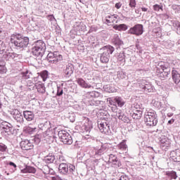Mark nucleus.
Returning a JSON list of instances; mask_svg holds the SVG:
<instances>
[{"instance_id": "obj_1", "label": "nucleus", "mask_w": 180, "mask_h": 180, "mask_svg": "<svg viewBox=\"0 0 180 180\" xmlns=\"http://www.w3.org/2000/svg\"><path fill=\"white\" fill-rule=\"evenodd\" d=\"M29 41V37H25L23 34L18 32L11 34L10 38V43L12 44L13 47L16 50H20V51H23V50L27 49Z\"/></svg>"}, {"instance_id": "obj_2", "label": "nucleus", "mask_w": 180, "mask_h": 180, "mask_svg": "<svg viewBox=\"0 0 180 180\" xmlns=\"http://www.w3.org/2000/svg\"><path fill=\"white\" fill-rule=\"evenodd\" d=\"M156 75L160 79L164 80L171 77V66L169 63L160 61L156 63Z\"/></svg>"}, {"instance_id": "obj_3", "label": "nucleus", "mask_w": 180, "mask_h": 180, "mask_svg": "<svg viewBox=\"0 0 180 180\" xmlns=\"http://www.w3.org/2000/svg\"><path fill=\"white\" fill-rule=\"evenodd\" d=\"M84 101L90 106H101L103 103V101H94L96 98H101L102 94L99 91H92L86 93L84 96Z\"/></svg>"}, {"instance_id": "obj_4", "label": "nucleus", "mask_w": 180, "mask_h": 180, "mask_svg": "<svg viewBox=\"0 0 180 180\" xmlns=\"http://www.w3.org/2000/svg\"><path fill=\"white\" fill-rule=\"evenodd\" d=\"M46 43L43 40H37L32 44V54L40 60L46 53Z\"/></svg>"}, {"instance_id": "obj_5", "label": "nucleus", "mask_w": 180, "mask_h": 180, "mask_svg": "<svg viewBox=\"0 0 180 180\" xmlns=\"http://www.w3.org/2000/svg\"><path fill=\"white\" fill-rule=\"evenodd\" d=\"M58 172L62 175H67V174H71L75 176L78 175V172L75 168V165L70 163H60L58 166Z\"/></svg>"}, {"instance_id": "obj_6", "label": "nucleus", "mask_w": 180, "mask_h": 180, "mask_svg": "<svg viewBox=\"0 0 180 180\" xmlns=\"http://www.w3.org/2000/svg\"><path fill=\"white\" fill-rule=\"evenodd\" d=\"M144 122L146 126L150 127L157 126L158 123V116L154 110H149L145 113Z\"/></svg>"}, {"instance_id": "obj_7", "label": "nucleus", "mask_w": 180, "mask_h": 180, "mask_svg": "<svg viewBox=\"0 0 180 180\" xmlns=\"http://www.w3.org/2000/svg\"><path fill=\"white\" fill-rule=\"evenodd\" d=\"M102 53L100 55V61L102 64H108L109 63V58H110V54H113L115 51V47L107 45L101 49Z\"/></svg>"}, {"instance_id": "obj_8", "label": "nucleus", "mask_w": 180, "mask_h": 180, "mask_svg": "<svg viewBox=\"0 0 180 180\" xmlns=\"http://www.w3.org/2000/svg\"><path fill=\"white\" fill-rule=\"evenodd\" d=\"M132 112L130 113V116L135 120H140L143 116V112H144V107L143 104L135 103L131 105Z\"/></svg>"}, {"instance_id": "obj_9", "label": "nucleus", "mask_w": 180, "mask_h": 180, "mask_svg": "<svg viewBox=\"0 0 180 180\" xmlns=\"http://www.w3.org/2000/svg\"><path fill=\"white\" fill-rule=\"evenodd\" d=\"M138 86L141 92H145V94H150L155 91L154 86L147 79H141L139 81Z\"/></svg>"}, {"instance_id": "obj_10", "label": "nucleus", "mask_w": 180, "mask_h": 180, "mask_svg": "<svg viewBox=\"0 0 180 180\" xmlns=\"http://www.w3.org/2000/svg\"><path fill=\"white\" fill-rule=\"evenodd\" d=\"M117 106L119 108H123V106H124V101L123 98L119 96L110 98L109 101V108L111 109V110L116 111Z\"/></svg>"}, {"instance_id": "obj_11", "label": "nucleus", "mask_w": 180, "mask_h": 180, "mask_svg": "<svg viewBox=\"0 0 180 180\" xmlns=\"http://www.w3.org/2000/svg\"><path fill=\"white\" fill-rule=\"evenodd\" d=\"M58 136L63 144L71 146L72 143V136L70 135L65 130H60L58 132Z\"/></svg>"}, {"instance_id": "obj_12", "label": "nucleus", "mask_w": 180, "mask_h": 180, "mask_svg": "<svg viewBox=\"0 0 180 180\" xmlns=\"http://www.w3.org/2000/svg\"><path fill=\"white\" fill-rule=\"evenodd\" d=\"M11 115L15 122L17 123V127H22L23 123H25L23 114L18 110L15 109L11 112Z\"/></svg>"}, {"instance_id": "obj_13", "label": "nucleus", "mask_w": 180, "mask_h": 180, "mask_svg": "<svg viewBox=\"0 0 180 180\" xmlns=\"http://www.w3.org/2000/svg\"><path fill=\"white\" fill-rule=\"evenodd\" d=\"M144 33V26L142 24H136L128 30V34L141 36Z\"/></svg>"}, {"instance_id": "obj_14", "label": "nucleus", "mask_w": 180, "mask_h": 180, "mask_svg": "<svg viewBox=\"0 0 180 180\" xmlns=\"http://www.w3.org/2000/svg\"><path fill=\"white\" fill-rule=\"evenodd\" d=\"M98 126L100 131L101 133H103L104 134H106L107 136H111L112 135V130H110V124L108 121L106 122H98Z\"/></svg>"}, {"instance_id": "obj_15", "label": "nucleus", "mask_w": 180, "mask_h": 180, "mask_svg": "<svg viewBox=\"0 0 180 180\" xmlns=\"http://www.w3.org/2000/svg\"><path fill=\"white\" fill-rule=\"evenodd\" d=\"M47 59L49 63L57 64V63H60L63 60V56L60 55L58 51L50 52L47 55Z\"/></svg>"}, {"instance_id": "obj_16", "label": "nucleus", "mask_w": 180, "mask_h": 180, "mask_svg": "<svg viewBox=\"0 0 180 180\" xmlns=\"http://www.w3.org/2000/svg\"><path fill=\"white\" fill-rule=\"evenodd\" d=\"M0 129L2 130V131H4V133H6L8 136H11V134H13V126H12V124L3 121L0 124Z\"/></svg>"}, {"instance_id": "obj_17", "label": "nucleus", "mask_w": 180, "mask_h": 180, "mask_svg": "<svg viewBox=\"0 0 180 180\" xmlns=\"http://www.w3.org/2000/svg\"><path fill=\"white\" fill-rule=\"evenodd\" d=\"M76 82L77 85L80 86V88H83L84 89H94V88H95V86H94V84H91V83L86 82L82 77L76 78Z\"/></svg>"}, {"instance_id": "obj_18", "label": "nucleus", "mask_w": 180, "mask_h": 180, "mask_svg": "<svg viewBox=\"0 0 180 180\" xmlns=\"http://www.w3.org/2000/svg\"><path fill=\"white\" fill-rule=\"evenodd\" d=\"M108 147L106 145L102 144L100 148H94L91 151V154L93 157H101V155H103L105 153H106Z\"/></svg>"}, {"instance_id": "obj_19", "label": "nucleus", "mask_w": 180, "mask_h": 180, "mask_svg": "<svg viewBox=\"0 0 180 180\" xmlns=\"http://www.w3.org/2000/svg\"><path fill=\"white\" fill-rule=\"evenodd\" d=\"M111 41L113 46L116 47L117 50H119V49L123 48V46H124V43L123 42V40H122V39L117 34H115L112 37Z\"/></svg>"}, {"instance_id": "obj_20", "label": "nucleus", "mask_w": 180, "mask_h": 180, "mask_svg": "<svg viewBox=\"0 0 180 180\" xmlns=\"http://www.w3.org/2000/svg\"><path fill=\"white\" fill-rule=\"evenodd\" d=\"M160 143L162 150L165 151H167L171 147V141L165 136L160 137Z\"/></svg>"}, {"instance_id": "obj_21", "label": "nucleus", "mask_w": 180, "mask_h": 180, "mask_svg": "<svg viewBox=\"0 0 180 180\" xmlns=\"http://www.w3.org/2000/svg\"><path fill=\"white\" fill-rule=\"evenodd\" d=\"M75 68H74V65L72 63H68L66 65L65 70H63V74L65 75V78H70L72 74H74Z\"/></svg>"}, {"instance_id": "obj_22", "label": "nucleus", "mask_w": 180, "mask_h": 180, "mask_svg": "<svg viewBox=\"0 0 180 180\" xmlns=\"http://www.w3.org/2000/svg\"><path fill=\"white\" fill-rule=\"evenodd\" d=\"M4 58L6 60V61H11V60H13L14 61H17L18 58L20 57V55L15 53V52H8L3 55Z\"/></svg>"}, {"instance_id": "obj_23", "label": "nucleus", "mask_w": 180, "mask_h": 180, "mask_svg": "<svg viewBox=\"0 0 180 180\" xmlns=\"http://www.w3.org/2000/svg\"><path fill=\"white\" fill-rule=\"evenodd\" d=\"M20 146L22 150L27 151L33 148V143L30 141L25 139L20 143Z\"/></svg>"}, {"instance_id": "obj_24", "label": "nucleus", "mask_w": 180, "mask_h": 180, "mask_svg": "<svg viewBox=\"0 0 180 180\" xmlns=\"http://www.w3.org/2000/svg\"><path fill=\"white\" fill-rule=\"evenodd\" d=\"M43 161H44L46 164H58V162L56 160L54 153H49L48 155L45 156Z\"/></svg>"}, {"instance_id": "obj_25", "label": "nucleus", "mask_w": 180, "mask_h": 180, "mask_svg": "<svg viewBox=\"0 0 180 180\" xmlns=\"http://www.w3.org/2000/svg\"><path fill=\"white\" fill-rule=\"evenodd\" d=\"M170 158L174 162H180V148L170 152Z\"/></svg>"}, {"instance_id": "obj_26", "label": "nucleus", "mask_w": 180, "mask_h": 180, "mask_svg": "<svg viewBox=\"0 0 180 180\" xmlns=\"http://www.w3.org/2000/svg\"><path fill=\"white\" fill-rule=\"evenodd\" d=\"M22 115L24 116V119L27 120V122H32L34 120V112L30 110H24L22 112Z\"/></svg>"}, {"instance_id": "obj_27", "label": "nucleus", "mask_w": 180, "mask_h": 180, "mask_svg": "<svg viewBox=\"0 0 180 180\" xmlns=\"http://www.w3.org/2000/svg\"><path fill=\"white\" fill-rule=\"evenodd\" d=\"M34 88L37 90V92L39 94H41V95H44V94H46V86L44 84L41 82H37L34 84Z\"/></svg>"}, {"instance_id": "obj_28", "label": "nucleus", "mask_w": 180, "mask_h": 180, "mask_svg": "<svg viewBox=\"0 0 180 180\" xmlns=\"http://www.w3.org/2000/svg\"><path fill=\"white\" fill-rule=\"evenodd\" d=\"M172 78L176 85L180 82V73L178 70L173 69L172 71Z\"/></svg>"}, {"instance_id": "obj_29", "label": "nucleus", "mask_w": 180, "mask_h": 180, "mask_svg": "<svg viewBox=\"0 0 180 180\" xmlns=\"http://www.w3.org/2000/svg\"><path fill=\"white\" fill-rule=\"evenodd\" d=\"M20 172L21 174H36V168L25 165V168L20 170Z\"/></svg>"}, {"instance_id": "obj_30", "label": "nucleus", "mask_w": 180, "mask_h": 180, "mask_svg": "<svg viewBox=\"0 0 180 180\" xmlns=\"http://www.w3.org/2000/svg\"><path fill=\"white\" fill-rule=\"evenodd\" d=\"M170 25L172 26V29L175 30L177 34H180V22L178 20H172L170 21Z\"/></svg>"}, {"instance_id": "obj_31", "label": "nucleus", "mask_w": 180, "mask_h": 180, "mask_svg": "<svg viewBox=\"0 0 180 180\" xmlns=\"http://www.w3.org/2000/svg\"><path fill=\"white\" fill-rule=\"evenodd\" d=\"M103 89L105 92H108V94H113L116 92V89L115 88V86L110 84L104 85Z\"/></svg>"}, {"instance_id": "obj_32", "label": "nucleus", "mask_w": 180, "mask_h": 180, "mask_svg": "<svg viewBox=\"0 0 180 180\" xmlns=\"http://www.w3.org/2000/svg\"><path fill=\"white\" fill-rule=\"evenodd\" d=\"M84 131H86V133H90L91 130H92V122L88 121L87 122L84 123L83 125Z\"/></svg>"}, {"instance_id": "obj_33", "label": "nucleus", "mask_w": 180, "mask_h": 180, "mask_svg": "<svg viewBox=\"0 0 180 180\" xmlns=\"http://www.w3.org/2000/svg\"><path fill=\"white\" fill-rule=\"evenodd\" d=\"M117 61L120 62L121 64H124V63H126V55L124 51H121L117 55Z\"/></svg>"}, {"instance_id": "obj_34", "label": "nucleus", "mask_w": 180, "mask_h": 180, "mask_svg": "<svg viewBox=\"0 0 180 180\" xmlns=\"http://www.w3.org/2000/svg\"><path fill=\"white\" fill-rule=\"evenodd\" d=\"M166 175L171 180L176 179V178H178V174H176V172L174 170L166 172Z\"/></svg>"}, {"instance_id": "obj_35", "label": "nucleus", "mask_w": 180, "mask_h": 180, "mask_svg": "<svg viewBox=\"0 0 180 180\" xmlns=\"http://www.w3.org/2000/svg\"><path fill=\"white\" fill-rule=\"evenodd\" d=\"M23 131L25 134H33L36 131V127L32 128L30 126H27L23 128Z\"/></svg>"}, {"instance_id": "obj_36", "label": "nucleus", "mask_w": 180, "mask_h": 180, "mask_svg": "<svg viewBox=\"0 0 180 180\" xmlns=\"http://www.w3.org/2000/svg\"><path fill=\"white\" fill-rule=\"evenodd\" d=\"M38 74H39V76L40 77V78L42 79L44 82H46V81H47V78H49V71L43 70Z\"/></svg>"}, {"instance_id": "obj_37", "label": "nucleus", "mask_w": 180, "mask_h": 180, "mask_svg": "<svg viewBox=\"0 0 180 180\" xmlns=\"http://www.w3.org/2000/svg\"><path fill=\"white\" fill-rule=\"evenodd\" d=\"M4 53H6V44L0 39V54H4Z\"/></svg>"}, {"instance_id": "obj_38", "label": "nucleus", "mask_w": 180, "mask_h": 180, "mask_svg": "<svg viewBox=\"0 0 180 180\" xmlns=\"http://www.w3.org/2000/svg\"><path fill=\"white\" fill-rule=\"evenodd\" d=\"M114 29L115 30H119L120 32H122V30H126L127 29V26L126 25V24L115 25L114 26Z\"/></svg>"}, {"instance_id": "obj_39", "label": "nucleus", "mask_w": 180, "mask_h": 180, "mask_svg": "<svg viewBox=\"0 0 180 180\" xmlns=\"http://www.w3.org/2000/svg\"><path fill=\"white\" fill-rule=\"evenodd\" d=\"M112 19H117V15H107L105 17L106 23H108V25H110V23H113L114 20Z\"/></svg>"}, {"instance_id": "obj_40", "label": "nucleus", "mask_w": 180, "mask_h": 180, "mask_svg": "<svg viewBox=\"0 0 180 180\" xmlns=\"http://www.w3.org/2000/svg\"><path fill=\"white\" fill-rule=\"evenodd\" d=\"M112 112H113L114 113H116V116L117 117H118V119L120 120L124 115V112L123 111H122V110H119V108H116V110H112Z\"/></svg>"}, {"instance_id": "obj_41", "label": "nucleus", "mask_w": 180, "mask_h": 180, "mask_svg": "<svg viewBox=\"0 0 180 180\" xmlns=\"http://www.w3.org/2000/svg\"><path fill=\"white\" fill-rule=\"evenodd\" d=\"M20 75L24 79H29L32 75V72H29V70H26L25 72H22Z\"/></svg>"}, {"instance_id": "obj_42", "label": "nucleus", "mask_w": 180, "mask_h": 180, "mask_svg": "<svg viewBox=\"0 0 180 180\" xmlns=\"http://www.w3.org/2000/svg\"><path fill=\"white\" fill-rule=\"evenodd\" d=\"M26 85L30 89H32V91L34 89V82H33V80H27L26 81Z\"/></svg>"}, {"instance_id": "obj_43", "label": "nucleus", "mask_w": 180, "mask_h": 180, "mask_svg": "<svg viewBox=\"0 0 180 180\" xmlns=\"http://www.w3.org/2000/svg\"><path fill=\"white\" fill-rule=\"evenodd\" d=\"M118 148L122 150V151H126L127 148V145H126V141H122L119 145Z\"/></svg>"}, {"instance_id": "obj_44", "label": "nucleus", "mask_w": 180, "mask_h": 180, "mask_svg": "<svg viewBox=\"0 0 180 180\" xmlns=\"http://www.w3.org/2000/svg\"><path fill=\"white\" fill-rule=\"evenodd\" d=\"M117 77L120 78L121 79H124V78H126L127 77L126 72L122 70H119L117 72Z\"/></svg>"}, {"instance_id": "obj_45", "label": "nucleus", "mask_w": 180, "mask_h": 180, "mask_svg": "<svg viewBox=\"0 0 180 180\" xmlns=\"http://www.w3.org/2000/svg\"><path fill=\"white\" fill-rule=\"evenodd\" d=\"M0 151L1 153H6L8 151V146L4 143H0Z\"/></svg>"}, {"instance_id": "obj_46", "label": "nucleus", "mask_w": 180, "mask_h": 180, "mask_svg": "<svg viewBox=\"0 0 180 180\" xmlns=\"http://www.w3.org/2000/svg\"><path fill=\"white\" fill-rule=\"evenodd\" d=\"M51 124V123L50 122V121H46L43 124V127L42 129L43 130H49V129H50V127H51V126L50 125Z\"/></svg>"}, {"instance_id": "obj_47", "label": "nucleus", "mask_w": 180, "mask_h": 180, "mask_svg": "<svg viewBox=\"0 0 180 180\" xmlns=\"http://www.w3.org/2000/svg\"><path fill=\"white\" fill-rule=\"evenodd\" d=\"M64 94V91L63 90V87L58 86H57V93L56 96H61Z\"/></svg>"}, {"instance_id": "obj_48", "label": "nucleus", "mask_w": 180, "mask_h": 180, "mask_svg": "<svg viewBox=\"0 0 180 180\" xmlns=\"http://www.w3.org/2000/svg\"><path fill=\"white\" fill-rule=\"evenodd\" d=\"M136 6L137 3L136 2V0H129V8H131V9H134V8H136Z\"/></svg>"}, {"instance_id": "obj_49", "label": "nucleus", "mask_w": 180, "mask_h": 180, "mask_svg": "<svg viewBox=\"0 0 180 180\" xmlns=\"http://www.w3.org/2000/svg\"><path fill=\"white\" fill-rule=\"evenodd\" d=\"M8 165H10V167H13L12 172H15V171H16V169L18 168V165H16V164H15V162H8Z\"/></svg>"}, {"instance_id": "obj_50", "label": "nucleus", "mask_w": 180, "mask_h": 180, "mask_svg": "<svg viewBox=\"0 0 180 180\" xmlns=\"http://www.w3.org/2000/svg\"><path fill=\"white\" fill-rule=\"evenodd\" d=\"M109 160H110V162H112V164H113L117 160V157H116V155H115L113 154H110L109 155Z\"/></svg>"}, {"instance_id": "obj_51", "label": "nucleus", "mask_w": 180, "mask_h": 180, "mask_svg": "<svg viewBox=\"0 0 180 180\" xmlns=\"http://www.w3.org/2000/svg\"><path fill=\"white\" fill-rule=\"evenodd\" d=\"M46 18L48 19V20H49L50 22H57V20L56 19V18L54 17V15L51 14V15H48L46 16Z\"/></svg>"}, {"instance_id": "obj_52", "label": "nucleus", "mask_w": 180, "mask_h": 180, "mask_svg": "<svg viewBox=\"0 0 180 180\" xmlns=\"http://www.w3.org/2000/svg\"><path fill=\"white\" fill-rule=\"evenodd\" d=\"M112 164L113 165H115L116 168H122V162H120L119 159H117L116 161Z\"/></svg>"}, {"instance_id": "obj_53", "label": "nucleus", "mask_w": 180, "mask_h": 180, "mask_svg": "<svg viewBox=\"0 0 180 180\" xmlns=\"http://www.w3.org/2000/svg\"><path fill=\"white\" fill-rule=\"evenodd\" d=\"M101 116H105V117H103V119L105 122H108V116H109V113L108 112V111H101Z\"/></svg>"}, {"instance_id": "obj_54", "label": "nucleus", "mask_w": 180, "mask_h": 180, "mask_svg": "<svg viewBox=\"0 0 180 180\" xmlns=\"http://www.w3.org/2000/svg\"><path fill=\"white\" fill-rule=\"evenodd\" d=\"M40 137L41 136L39 135V134L34 136V141L36 143V144H39L40 141H41Z\"/></svg>"}, {"instance_id": "obj_55", "label": "nucleus", "mask_w": 180, "mask_h": 180, "mask_svg": "<svg viewBox=\"0 0 180 180\" xmlns=\"http://www.w3.org/2000/svg\"><path fill=\"white\" fill-rule=\"evenodd\" d=\"M153 106H155V108H158V109H160L162 108V103L160 101H155L153 103Z\"/></svg>"}, {"instance_id": "obj_56", "label": "nucleus", "mask_w": 180, "mask_h": 180, "mask_svg": "<svg viewBox=\"0 0 180 180\" xmlns=\"http://www.w3.org/2000/svg\"><path fill=\"white\" fill-rule=\"evenodd\" d=\"M120 120L124 122V123H129L130 122V119H129V117L127 116H126L125 115H124V116H122V118H121Z\"/></svg>"}, {"instance_id": "obj_57", "label": "nucleus", "mask_w": 180, "mask_h": 180, "mask_svg": "<svg viewBox=\"0 0 180 180\" xmlns=\"http://www.w3.org/2000/svg\"><path fill=\"white\" fill-rule=\"evenodd\" d=\"M58 161L59 162H61L60 164H63V163L65 162V158H64V156H63V155H59L58 157Z\"/></svg>"}, {"instance_id": "obj_58", "label": "nucleus", "mask_w": 180, "mask_h": 180, "mask_svg": "<svg viewBox=\"0 0 180 180\" xmlns=\"http://www.w3.org/2000/svg\"><path fill=\"white\" fill-rule=\"evenodd\" d=\"M153 9L154 11H155L156 12H160V9H162V7H161L160 5L158 4H155L153 6Z\"/></svg>"}, {"instance_id": "obj_59", "label": "nucleus", "mask_w": 180, "mask_h": 180, "mask_svg": "<svg viewBox=\"0 0 180 180\" xmlns=\"http://www.w3.org/2000/svg\"><path fill=\"white\" fill-rule=\"evenodd\" d=\"M119 180H131V179L129 177V176L126 174H123L120 177Z\"/></svg>"}, {"instance_id": "obj_60", "label": "nucleus", "mask_w": 180, "mask_h": 180, "mask_svg": "<svg viewBox=\"0 0 180 180\" xmlns=\"http://www.w3.org/2000/svg\"><path fill=\"white\" fill-rule=\"evenodd\" d=\"M85 139H86L88 141H94V140H96L95 137L89 136V135H86Z\"/></svg>"}, {"instance_id": "obj_61", "label": "nucleus", "mask_w": 180, "mask_h": 180, "mask_svg": "<svg viewBox=\"0 0 180 180\" xmlns=\"http://www.w3.org/2000/svg\"><path fill=\"white\" fill-rule=\"evenodd\" d=\"M5 72H6V67L0 66V74H5Z\"/></svg>"}, {"instance_id": "obj_62", "label": "nucleus", "mask_w": 180, "mask_h": 180, "mask_svg": "<svg viewBox=\"0 0 180 180\" xmlns=\"http://www.w3.org/2000/svg\"><path fill=\"white\" fill-rule=\"evenodd\" d=\"M39 78H40V76L33 77L32 79L33 82H34V84H37V82H41L39 81Z\"/></svg>"}, {"instance_id": "obj_63", "label": "nucleus", "mask_w": 180, "mask_h": 180, "mask_svg": "<svg viewBox=\"0 0 180 180\" xmlns=\"http://www.w3.org/2000/svg\"><path fill=\"white\" fill-rule=\"evenodd\" d=\"M41 137H39L41 141H43V140L46 139V133L39 134Z\"/></svg>"}, {"instance_id": "obj_64", "label": "nucleus", "mask_w": 180, "mask_h": 180, "mask_svg": "<svg viewBox=\"0 0 180 180\" xmlns=\"http://www.w3.org/2000/svg\"><path fill=\"white\" fill-rule=\"evenodd\" d=\"M51 179L52 180H63V179H61V177H60L58 176H52Z\"/></svg>"}]
</instances>
